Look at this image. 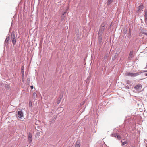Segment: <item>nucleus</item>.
Returning <instances> with one entry per match:
<instances>
[{"mask_svg": "<svg viewBox=\"0 0 147 147\" xmlns=\"http://www.w3.org/2000/svg\"><path fill=\"white\" fill-rule=\"evenodd\" d=\"M106 25V23L105 22H103L101 24L99 31V34H102L103 33L105 28V26Z\"/></svg>", "mask_w": 147, "mask_h": 147, "instance_id": "obj_1", "label": "nucleus"}, {"mask_svg": "<svg viewBox=\"0 0 147 147\" xmlns=\"http://www.w3.org/2000/svg\"><path fill=\"white\" fill-rule=\"evenodd\" d=\"M142 88V86L141 84H138L135 86L134 89L136 90L137 92H139L141 91Z\"/></svg>", "mask_w": 147, "mask_h": 147, "instance_id": "obj_2", "label": "nucleus"}, {"mask_svg": "<svg viewBox=\"0 0 147 147\" xmlns=\"http://www.w3.org/2000/svg\"><path fill=\"white\" fill-rule=\"evenodd\" d=\"M139 74L138 73H131L130 72H128L125 73V75L127 76L131 77H135L138 75Z\"/></svg>", "mask_w": 147, "mask_h": 147, "instance_id": "obj_3", "label": "nucleus"}, {"mask_svg": "<svg viewBox=\"0 0 147 147\" xmlns=\"http://www.w3.org/2000/svg\"><path fill=\"white\" fill-rule=\"evenodd\" d=\"M24 117L23 113L22 111H18V112L17 118L20 119H22Z\"/></svg>", "mask_w": 147, "mask_h": 147, "instance_id": "obj_4", "label": "nucleus"}, {"mask_svg": "<svg viewBox=\"0 0 147 147\" xmlns=\"http://www.w3.org/2000/svg\"><path fill=\"white\" fill-rule=\"evenodd\" d=\"M143 8V4H141L140 5L136 8V10L137 13L140 11Z\"/></svg>", "mask_w": 147, "mask_h": 147, "instance_id": "obj_5", "label": "nucleus"}, {"mask_svg": "<svg viewBox=\"0 0 147 147\" xmlns=\"http://www.w3.org/2000/svg\"><path fill=\"white\" fill-rule=\"evenodd\" d=\"M133 53L132 51H131L130 52L129 54V55L128 57V59L129 60H131L133 57Z\"/></svg>", "mask_w": 147, "mask_h": 147, "instance_id": "obj_6", "label": "nucleus"}, {"mask_svg": "<svg viewBox=\"0 0 147 147\" xmlns=\"http://www.w3.org/2000/svg\"><path fill=\"white\" fill-rule=\"evenodd\" d=\"M32 136L31 133H29L28 135V140L30 142H31L32 141Z\"/></svg>", "mask_w": 147, "mask_h": 147, "instance_id": "obj_7", "label": "nucleus"}, {"mask_svg": "<svg viewBox=\"0 0 147 147\" xmlns=\"http://www.w3.org/2000/svg\"><path fill=\"white\" fill-rule=\"evenodd\" d=\"M15 36L14 34V32H12L11 33V38L12 39H15Z\"/></svg>", "mask_w": 147, "mask_h": 147, "instance_id": "obj_8", "label": "nucleus"}, {"mask_svg": "<svg viewBox=\"0 0 147 147\" xmlns=\"http://www.w3.org/2000/svg\"><path fill=\"white\" fill-rule=\"evenodd\" d=\"M145 19L146 21H147V11H145Z\"/></svg>", "mask_w": 147, "mask_h": 147, "instance_id": "obj_9", "label": "nucleus"}, {"mask_svg": "<svg viewBox=\"0 0 147 147\" xmlns=\"http://www.w3.org/2000/svg\"><path fill=\"white\" fill-rule=\"evenodd\" d=\"M121 142L122 145H124L125 144H126L128 142L127 140H126V141L123 142L122 141H121Z\"/></svg>", "mask_w": 147, "mask_h": 147, "instance_id": "obj_10", "label": "nucleus"}, {"mask_svg": "<svg viewBox=\"0 0 147 147\" xmlns=\"http://www.w3.org/2000/svg\"><path fill=\"white\" fill-rule=\"evenodd\" d=\"M113 0H108L107 1V4L110 5L113 1Z\"/></svg>", "mask_w": 147, "mask_h": 147, "instance_id": "obj_11", "label": "nucleus"}, {"mask_svg": "<svg viewBox=\"0 0 147 147\" xmlns=\"http://www.w3.org/2000/svg\"><path fill=\"white\" fill-rule=\"evenodd\" d=\"M12 43L13 45H15L16 44V39H11Z\"/></svg>", "mask_w": 147, "mask_h": 147, "instance_id": "obj_12", "label": "nucleus"}, {"mask_svg": "<svg viewBox=\"0 0 147 147\" xmlns=\"http://www.w3.org/2000/svg\"><path fill=\"white\" fill-rule=\"evenodd\" d=\"M9 40L10 38L9 37H7L5 40V42L6 43H7Z\"/></svg>", "mask_w": 147, "mask_h": 147, "instance_id": "obj_13", "label": "nucleus"}, {"mask_svg": "<svg viewBox=\"0 0 147 147\" xmlns=\"http://www.w3.org/2000/svg\"><path fill=\"white\" fill-rule=\"evenodd\" d=\"M37 94L36 93H34L33 94L32 96L34 98H35Z\"/></svg>", "mask_w": 147, "mask_h": 147, "instance_id": "obj_14", "label": "nucleus"}, {"mask_svg": "<svg viewBox=\"0 0 147 147\" xmlns=\"http://www.w3.org/2000/svg\"><path fill=\"white\" fill-rule=\"evenodd\" d=\"M75 147H80V146L78 143H76L75 145Z\"/></svg>", "mask_w": 147, "mask_h": 147, "instance_id": "obj_15", "label": "nucleus"}, {"mask_svg": "<svg viewBox=\"0 0 147 147\" xmlns=\"http://www.w3.org/2000/svg\"><path fill=\"white\" fill-rule=\"evenodd\" d=\"M39 134H40L39 132H38V133H37V134H36V137L38 136V137H39V136H40Z\"/></svg>", "mask_w": 147, "mask_h": 147, "instance_id": "obj_16", "label": "nucleus"}, {"mask_svg": "<svg viewBox=\"0 0 147 147\" xmlns=\"http://www.w3.org/2000/svg\"><path fill=\"white\" fill-rule=\"evenodd\" d=\"M85 102V101H83V102H82L81 103V105H83V104H84Z\"/></svg>", "mask_w": 147, "mask_h": 147, "instance_id": "obj_17", "label": "nucleus"}, {"mask_svg": "<svg viewBox=\"0 0 147 147\" xmlns=\"http://www.w3.org/2000/svg\"><path fill=\"white\" fill-rule=\"evenodd\" d=\"M64 19V17L63 16H61V20H63Z\"/></svg>", "mask_w": 147, "mask_h": 147, "instance_id": "obj_18", "label": "nucleus"}, {"mask_svg": "<svg viewBox=\"0 0 147 147\" xmlns=\"http://www.w3.org/2000/svg\"><path fill=\"white\" fill-rule=\"evenodd\" d=\"M131 35V31H129V36H130Z\"/></svg>", "mask_w": 147, "mask_h": 147, "instance_id": "obj_19", "label": "nucleus"}, {"mask_svg": "<svg viewBox=\"0 0 147 147\" xmlns=\"http://www.w3.org/2000/svg\"><path fill=\"white\" fill-rule=\"evenodd\" d=\"M117 138L119 139H120V138L121 137H120V136L119 135H117Z\"/></svg>", "mask_w": 147, "mask_h": 147, "instance_id": "obj_20", "label": "nucleus"}, {"mask_svg": "<svg viewBox=\"0 0 147 147\" xmlns=\"http://www.w3.org/2000/svg\"><path fill=\"white\" fill-rule=\"evenodd\" d=\"M143 33V34H145V35H147V32L146 33V32H144Z\"/></svg>", "mask_w": 147, "mask_h": 147, "instance_id": "obj_21", "label": "nucleus"}, {"mask_svg": "<svg viewBox=\"0 0 147 147\" xmlns=\"http://www.w3.org/2000/svg\"><path fill=\"white\" fill-rule=\"evenodd\" d=\"M30 87H31V89H33V86H30Z\"/></svg>", "mask_w": 147, "mask_h": 147, "instance_id": "obj_22", "label": "nucleus"}, {"mask_svg": "<svg viewBox=\"0 0 147 147\" xmlns=\"http://www.w3.org/2000/svg\"><path fill=\"white\" fill-rule=\"evenodd\" d=\"M60 102V100H59L57 102V104H59V103Z\"/></svg>", "mask_w": 147, "mask_h": 147, "instance_id": "obj_23", "label": "nucleus"}, {"mask_svg": "<svg viewBox=\"0 0 147 147\" xmlns=\"http://www.w3.org/2000/svg\"><path fill=\"white\" fill-rule=\"evenodd\" d=\"M29 104H30H30H31H31H32V102H31V101H30V102H29Z\"/></svg>", "mask_w": 147, "mask_h": 147, "instance_id": "obj_24", "label": "nucleus"}, {"mask_svg": "<svg viewBox=\"0 0 147 147\" xmlns=\"http://www.w3.org/2000/svg\"><path fill=\"white\" fill-rule=\"evenodd\" d=\"M66 13V12H65L63 13V15H64Z\"/></svg>", "mask_w": 147, "mask_h": 147, "instance_id": "obj_25", "label": "nucleus"}, {"mask_svg": "<svg viewBox=\"0 0 147 147\" xmlns=\"http://www.w3.org/2000/svg\"><path fill=\"white\" fill-rule=\"evenodd\" d=\"M24 75V72H23L22 73V76H23Z\"/></svg>", "mask_w": 147, "mask_h": 147, "instance_id": "obj_26", "label": "nucleus"}, {"mask_svg": "<svg viewBox=\"0 0 147 147\" xmlns=\"http://www.w3.org/2000/svg\"><path fill=\"white\" fill-rule=\"evenodd\" d=\"M101 39L100 38V40H100H100H101Z\"/></svg>", "mask_w": 147, "mask_h": 147, "instance_id": "obj_27", "label": "nucleus"}, {"mask_svg": "<svg viewBox=\"0 0 147 147\" xmlns=\"http://www.w3.org/2000/svg\"><path fill=\"white\" fill-rule=\"evenodd\" d=\"M7 86H8V87L9 86L8 85H7Z\"/></svg>", "mask_w": 147, "mask_h": 147, "instance_id": "obj_28", "label": "nucleus"}, {"mask_svg": "<svg viewBox=\"0 0 147 147\" xmlns=\"http://www.w3.org/2000/svg\"><path fill=\"white\" fill-rule=\"evenodd\" d=\"M146 75L147 76V73L146 74Z\"/></svg>", "mask_w": 147, "mask_h": 147, "instance_id": "obj_29", "label": "nucleus"}, {"mask_svg": "<svg viewBox=\"0 0 147 147\" xmlns=\"http://www.w3.org/2000/svg\"><path fill=\"white\" fill-rule=\"evenodd\" d=\"M146 147H147V146H146Z\"/></svg>", "mask_w": 147, "mask_h": 147, "instance_id": "obj_30", "label": "nucleus"}]
</instances>
